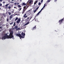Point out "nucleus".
Wrapping results in <instances>:
<instances>
[{
    "label": "nucleus",
    "mask_w": 64,
    "mask_h": 64,
    "mask_svg": "<svg viewBox=\"0 0 64 64\" xmlns=\"http://www.w3.org/2000/svg\"><path fill=\"white\" fill-rule=\"evenodd\" d=\"M8 5H9V4H8L6 5V8H7V7H8Z\"/></svg>",
    "instance_id": "21"
},
{
    "label": "nucleus",
    "mask_w": 64,
    "mask_h": 64,
    "mask_svg": "<svg viewBox=\"0 0 64 64\" xmlns=\"http://www.w3.org/2000/svg\"><path fill=\"white\" fill-rule=\"evenodd\" d=\"M0 9H1V8H0Z\"/></svg>",
    "instance_id": "46"
},
{
    "label": "nucleus",
    "mask_w": 64,
    "mask_h": 64,
    "mask_svg": "<svg viewBox=\"0 0 64 64\" xmlns=\"http://www.w3.org/2000/svg\"><path fill=\"white\" fill-rule=\"evenodd\" d=\"M13 30H14L15 29V28H12Z\"/></svg>",
    "instance_id": "41"
},
{
    "label": "nucleus",
    "mask_w": 64,
    "mask_h": 64,
    "mask_svg": "<svg viewBox=\"0 0 64 64\" xmlns=\"http://www.w3.org/2000/svg\"><path fill=\"white\" fill-rule=\"evenodd\" d=\"M41 2H39L38 3V5H41Z\"/></svg>",
    "instance_id": "19"
},
{
    "label": "nucleus",
    "mask_w": 64,
    "mask_h": 64,
    "mask_svg": "<svg viewBox=\"0 0 64 64\" xmlns=\"http://www.w3.org/2000/svg\"><path fill=\"white\" fill-rule=\"evenodd\" d=\"M16 4H17L18 5V4H19V3H16Z\"/></svg>",
    "instance_id": "39"
},
{
    "label": "nucleus",
    "mask_w": 64,
    "mask_h": 64,
    "mask_svg": "<svg viewBox=\"0 0 64 64\" xmlns=\"http://www.w3.org/2000/svg\"><path fill=\"white\" fill-rule=\"evenodd\" d=\"M16 4H17V3H14L15 5H16Z\"/></svg>",
    "instance_id": "37"
},
{
    "label": "nucleus",
    "mask_w": 64,
    "mask_h": 64,
    "mask_svg": "<svg viewBox=\"0 0 64 64\" xmlns=\"http://www.w3.org/2000/svg\"><path fill=\"white\" fill-rule=\"evenodd\" d=\"M7 21H8V19H7Z\"/></svg>",
    "instance_id": "42"
},
{
    "label": "nucleus",
    "mask_w": 64,
    "mask_h": 64,
    "mask_svg": "<svg viewBox=\"0 0 64 64\" xmlns=\"http://www.w3.org/2000/svg\"><path fill=\"white\" fill-rule=\"evenodd\" d=\"M47 2H50V0H48Z\"/></svg>",
    "instance_id": "27"
},
{
    "label": "nucleus",
    "mask_w": 64,
    "mask_h": 64,
    "mask_svg": "<svg viewBox=\"0 0 64 64\" xmlns=\"http://www.w3.org/2000/svg\"><path fill=\"white\" fill-rule=\"evenodd\" d=\"M29 17H28L27 18V19L28 20H29Z\"/></svg>",
    "instance_id": "34"
},
{
    "label": "nucleus",
    "mask_w": 64,
    "mask_h": 64,
    "mask_svg": "<svg viewBox=\"0 0 64 64\" xmlns=\"http://www.w3.org/2000/svg\"><path fill=\"white\" fill-rule=\"evenodd\" d=\"M55 1H57V0H55Z\"/></svg>",
    "instance_id": "45"
},
{
    "label": "nucleus",
    "mask_w": 64,
    "mask_h": 64,
    "mask_svg": "<svg viewBox=\"0 0 64 64\" xmlns=\"http://www.w3.org/2000/svg\"><path fill=\"white\" fill-rule=\"evenodd\" d=\"M3 3L4 4L5 3V2H3Z\"/></svg>",
    "instance_id": "43"
},
{
    "label": "nucleus",
    "mask_w": 64,
    "mask_h": 64,
    "mask_svg": "<svg viewBox=\"0 0 64 64\" xmlns=\"http://www.w3.org/2000/svg\"><path fill=\"white\" fill-rule=\"evenodd\" d=\"M33 2L32 0H29L27 2V4H29L30 5H31L33 4Z\"/></svg>",
    "instance_id": "2"
},
{
    "label": "nucleus",
    "mask_w": 64,
    "mask_h": 64,
    "mask_svg": "<svg viewBox=\"0 0 64 64\" xmlns=\"http://www.w3.org/2000/svg\"><path fill=\"white\" fill-rule=\"evenodd\" d=\"M25 10L24 9L23 11H22V14H23V13H24V12H25Z\"/></svg>",
    "instance_id": "12"
},
{
    "label": "nucleus",
    "mask_w": 64,
    "mask_h": 64,
    "mask_svg": "<svg viewBox=\"0 0 64 64\" xmlns=\"http://www.w3.org/2000/svg\"><path fill=\"white\" fill-rule=\"evenodd\" d=\"M26 17H27V16H25V18H26Z\"/></svg>",
    "instance_id": "33"
},
{
    "label": "nucleus",
    "mask_w": 64,
    "mask_h": 64,
    "mask_svg": "<svg viewBox=\"0 0 64 64\" xmlns=\"http://www.w3.org/2000/svg\"><path fill=\"white\" fill-rule=\"evenodd\" d=\"M38 8H39V7H38L37 8H36V10H38Z\"/></svg>",
    "instance_id": "30"
},
{
    "label": "nucleus",
    "mask_w": 64,
    "mask_h": 64,
    "mask_svg": "<svg viewBox=\"0 0 64 64\" xmlns=\"http://www.w3.org/2000/svg\"><path fill=\"white\" fill-rule=\"evenodd\" d=\"M8 14L9 15H11V14L10 12H8Z\"/></svg>",
    "instance_id": "15"
},
{
    "label": "nucleus",
    "mask_w": 64,
    "mask_h": 64,
    "mask_svg": "<svg viewBox=\"0 0 64 64\" xmlns=\"http://www.w3.org/2000/svg\"><path fill=\"white\" fill-rule=\"evenodd\" d=\"M36 29V27L35 26L32 29V30H34V29Z\"/></svg>",
    "instance_id": "18"
},
{
    "label": "nucleus",
    "mask_w": 64,
    "mask_h": 64,
    "mask_svg": "<svg viewBox=\"0 0 64 64\" xmlns=\"http://www.w3.org/2000/svg\"><path fill=\"white\" fill-rule=\"evenodd\" d=\"M18 18L16 17V19L15 20V21H16L17 20H18Z\"/></svg>",
    "instance_id": "13"
},
{
    "label": "nucleus",
    "mask_w": 64,
    "mask_h": 64,
    "mask_svg": "<svg viewBox=\"0 0 64 64\" xmlns=\"http://www.w3.org/2000/svg\"><path fill=\"white\" fill-rule=\"evenodd\" d=\"M14 0L15 1H16V0H12V1H14Z\"/></svg>",
    "instance_id": "44"
},
{
    "label": "nucleus",
    "mask_w": 64,
    "mask_h": 64,
    "mask_svg": "<svg viewBox=\"0 0 64 64\" xmlns=\"http://www.w3.org/2000/svg\"><path fill=\"white\" fill-rule=\"evenodd\" d=\"M22 36H24L25 35V34L23 32H22Z\"/></svg>",
    "instance_id": "9"
},
{
    "label": "nucleus",
    "mask_w": 64,
    "mask_h": 64,
    "mask_svg": "<svg viewBox=\"0 0 64 64\" xmlns=\"http://www.w3.org/2000/svg\"><path fill=\"white\" fill-rule=\"evenodd\" d=\"M28 4H27V5L26 6H24V9L25 10H26V9H27V8H28Z\"/></svg>",
    "instance_id": "4"
},
{
    "label": "nucleus",
    "mask_w": 64,
    "mask_h": 64,
    "mask_svg": "<svg viewBox=\"0 0 64 64\" xmlns=\"http://www.w3.org/2000/svg\"><path fill=\"white\" fill-rule=\"evenodd\" d=\"M11 3H14V2H10Z\"/></svg>",
    "instance_id": "40"
},
{
    "label": "nucleus",
    "mask_w": 64,
    "mask_h": 64,
    "mask_svg": "<svg viewBox=\"0 0 64 64\" xmlns=\"http://www.w3.org/2000/svg\"><path fill=\"white\" fill-rule=\"evenodd\" d=\"M46 6V4H44V6H43V8L41 9V10H43V8H44L45 7V6Z\"/></svg>",
    "instance_id": "8"
},
{
    "label": "nucleus",
    "mask_w": 64,
    "mask_h": 64,
    "mask_svg": "<svg viewBox=\"0 0 64 64\" xmlns=\"http://www.w3.org/2000/svg\"><path fill=\"white\" fill-rule=\"evenodd\" d=\"M14 8H16V9H17V8H16V7H14Z\"/></svg>",
    "instance_id": "38"
},
{
    "label": "nucleus",
    "mask_w": 64,
    "mask_h": 64,
    "mask_svg": "<svg viewBox=\"0 0 64 64\" xmlns=\"http://www.w3.org/2000/svg\"><path fill=\"white\" fill-rule=\"evenodd\" d=\"M36 4V2H35L34 3V4L35 5V4Z\"/></svg>",
    "instance_id": "32"
},
{
    "label": "nucleus",
    "mask_w": 64,
    "mask_h": 64,
    "mask_svg": "<svg viewBox=\"0 0 64 64\" xmlns=\"http://www.w3.org/2000/svg\"><path fill=\"white\" fill-rule=\"evenodd\" d=\"M12 24H13V22H12L10 24V25H12Z\"/></svg>",
    "instance_id": "24"
},
{
    "label": "nucleus",
    "mask_w": 64,
    "mask_h": 64,
    "mask_svg": "<svg viewBox=\"0 0 64 64\" xmlns=\"http://www.w3.org/2000/svg\"><path fill=\"white\" fill-rule=\"evenodd\" d=\"M34 13H35L36 12V10H34Z\"/></svg>",
    "instance_id": "20"
},
{
    "label": "nucleus",
    "mask_w": 64,
    "mask_h": 64,
    "mask_svg": "<svg viewBox=\"0 0 64 64\" xmlns=\"http://www.w3.org/2000/svg\"><path fill=\"white\" fill-rule=\"evenodd\" d=\"M2 4H0V6H2Z\"/></svg>",
    "instance_id": "29"
},
{
    "label": "nucleus",
    "mask_w": 64,
    "mask_h": 64,
    "mask_svg": "<svg viewBox=\"0 0 64 64\" xmlns=\"http://www.w3.org/2000/svg\"><path fill=\"white\" fill-rule=\"evenodd\" d=\"M16 36H18V37H19L20 39H21L22 38H24V37H25L24 36H21V34H16Z\"/></svg>",
    "instance_id": "3"
},
{
    "label": "nucleus",
    "mask_w": 64,
    "mask_h": 64,
    "mask_svg": "<svg viewBox=\"0 0 64 64\" xmlns=\"http://www.w3.org/2000/svg\"><path fill=\"white\" fill-rule=\"evenodd\" d=\"M3 1V0H0V1H1V2H2Z\"/></svg>",
    "instance_id": "36"
},
{
    "label": "nucleus",
    "mask_w": 64,
    "mask_h": 64,
    "mask_svg": "<svg viewBox=\"0 0 64 64\" xmlns=\"http://www.w3.org/2000/svg\"><path fill=\"white\" fill-rule=\"evenodd\" d=\"M14 28H15V29H16V30H17V29L18 28V26H14Z\"/></svg>",
    "instance_id": "10"
},
{
    "label": "nucleus",
    "mask_w": 64,
    "mask_h": 64,
    "mask_svg": "<svg viewBox=\"0 0 64 64\" xmlns=\"http://www.w3.org/2000/svg\"><path fill=\"white\" fill-rule=\"evenodd\" d=\"M20 28H17V29H16V30H20Z\"/></svg>",
    "instance_id": "14"
},
{
    "label": "nucleus",
    "mask_w": 64,
    "mask_h": 64,
    "mask_svg": "<svg viewBox=\"0 0 64 64\" xmlns=\"http://www.w3.org/2000/svg\"><path fill=\"white\" fill-rule=\"evenodd\" d=\"M22 9V8H20V10L19 11H20L21 10V9Z\"/></svg>",
    "instance_id": "31"
},
{
    "label": "nucleus",
    "mask_w": 64,
    "mask_h": 64,
    "mask_svg": "<svg viewBox=\"0 0 64 64\" xmlns=\"http://www.w3.org/2000/svg\"><path fill=\"white\" fill-rule=\"evenodd\" d=\"M12 15H11L10 17V18H12Z\"/></svg>",
    "instance_id": "25"
},
{
    "label": "nucleus",
    "mask_w": 64,
    "mask_h": 64,
    "mask_svg": "<svg viewBox=\"0 0 64 64\" xmlns=\"http://www.w3.org/2000/svg\"><path fill=\"white\" fill-rule=\"evenodd\" d=\"M26 4H25V3H23L22 4L24 5H26Z\"/></svg>",
    "instance_id": "23"
},
{
    "label": "nucleus",
    "mask_w": 64,
    "mask_h": 64,
    "mask_svg": "<svg viewBox=\"0 0 64 64\" xmlns=\"http://www.w3.org/2000/svg\"><path fill=\"white\" fill-rule=\"evenodd\" d=\"M26 16V14H25L24 15V16L23 17H25V16Z\"/></svg>",
    "instance_id": "17"
},
{
    "label": "nucleus",
    "mask_w": 64,
    "mask_h": 64,
    "mask_svg": "<svg viewBox=\"0 0 64 64\" xmlns=\"http://www.w3.org/2000/svg\"><path fill=\"white\" fill-rule=\"evenodd\" d=\"M43 0H41V3H42V2H43Z\"/></svg>",
    "instance_id": "28"
},
{
    "label": "nucleus",
    "mask_w": 64,
    "mask_h": 64,
    "mask_svg": "<svg viewBox=\"0 0 64 64\" xmlns=\"http://www.w3.org/2000/svg\"><path fill=\"white\" fill-rule=\"evenodd\" d=\"M0 31H1V30H0Z\"/></svg>",
    "instance_id": "48"
},
{
    "label": "nucleus",
    "mask_w": 64,
    "mask_h": 64,
    "mask_svg": "<svg viewBox=\"0 0 64 64\" xmlns=\"http://www.w3.org/2000/svg\"><path fill=\"white\" fill-rule=\"evenodd\" d=\"M18 7H21V6H20V5H18Z\"/></svg>",
    "instance_id": "26"
},
{
    "label": "nucleus",
    "mask_w": 64,
    "mask_h": 64,
    "mask_svg": "<svg viewBox=\"0 0 64 64\" xmlns=\"http://www.w3.org/2000/svg\"><path fill=\"white\" fill-rule=\"evenodd\" d=\"M0 28H1V27H0Z\"/></svg>",
    "instance_id": "47"
},
{
    "label": "nucleus",
    "mask_w": 64,
    "mask_h": 64,
    "mask_svg": "<svg viewBox=\"0 0 64 64\" xmlns=\"http://www.w3.org/2000/svg\"><path fill=\"white\" fill-rule=\"evenodd\" d=\"M63 19H62L60 20L59 21L60 24H61V23H62V21H63Z\"/></svg>",
    "instance_id": "7"
},
{
    "label": "nucleus",
    "mask_w": 64,
    "mask_h": 64,
    "mask_svg": "<svg viewBox=\"0 0 64 64\" xmlns=\"http://www.w3.org/2000/svg\"><path fill=\"white\" fill-rule=\"evenodd\" d=\"M35 2H36V3H37V0Z\"/></svg>",
    "instance_id": "35"
},
{
    "label": "nucleus",
    "mask_w": 64,
    "mask_h": 64,
    "mask_svg": "<svg viewBox=\"0 0 64 64\" xmlns=\"http://www.w3.org/2000/svg\"><path fill=\"white\" fill-rule=\"evenodd\" d=\"M29 23H30L29 22H28L26 24H25L23 26V27H24V28H26V26H25V25H28V24H29Z\"/></svg>",
    "instance_id": "5"
},
{
    "label": "nucleus",
    "mask_w": 64,
    "mask_h": 64,
    "mask_svg": "<svg viewBox=\"0 0 64 64\" xmlns=\"http://www.w3.org/2000/svg\"><path fill=\"white\" fill-rule=\"evenodd\" d=\"M8 9H11V6H8Z\"/></svg>",
    "instance_id": "16"
},
{
    "label": "nucleus",
    "mask_w": 64,
    "mask_h": 64,
    "mask_svg": "<svg viewBox=\"0 0 64 64\" xmlns=\"http://www.w3.org/2000/svg\"><path fill=\"white\" fill-rule=\"evenodd\" d=\"M10 35L9 36H8L7 34H6L4 35L2 38V39L3 40L6 39H11L12 38L13 39H14V36H13V32H11V31H10Z\"/></svg>",
    "instance_id": "1"
},
{
    "label": "nucleus",
    "mask_w": 64,
    "mask_h": 64,
    "mask_svg": "<svg viewBox=\"0 0 64 64\" xmlns=\"http://www.w3.org/2000/svg\"><path fill=\"white\" fill-rule=\"evenodd\" d=\"M20 21H21V19H20V18H18V20L16 22V23L17 24H18V23H20Z\"/></svg>",
    "instance_id": "6"
},
{
    "label": "nucleus",
    "mask_w": 64,
    "mask_h": 64,
    "mask_svg": "<svg viewBox=\"0 0 64 64\" xmlns=\"http://www.w3.org/2000/svg\"><path fill=\"white\" fill-rule=\"evenodd\" d=\"M15 24H16V23H15V22H14V24L13 25V26H15Z\"/></svg>",
    "instance_id": "22"
},
{
    "label": "nucleus",
    "mask_w": 64,
    "mask_h": 64,
    "mask_svg": "<svg viewBox=\"0 0 64 64\" xmlns=\"http://www.w3.org/2000/svg\"><path fill=\"white\" fill-rule=\"evenodd\" d=\"M41 11H42V10H41L39 12H38L37 14V15H39L40 13V12H41Z\"/></svg>",
    "instance_id": "11"
}]
</instances>
